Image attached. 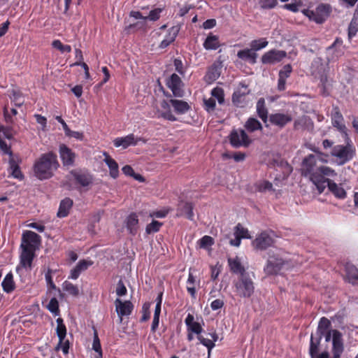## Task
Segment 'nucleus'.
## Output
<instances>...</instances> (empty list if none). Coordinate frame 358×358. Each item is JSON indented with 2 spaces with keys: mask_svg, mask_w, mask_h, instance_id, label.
Instances as JSON below:
<instances>
[{
  "mask_svg": "<svg viewBox=\"0 0 358 358\" xmlns=\"http://www.w3.org/2000/svg\"><path fill=\"white\" fill-rule=\"evenodd\" d=\"M301 173L303 176L308 177L322 193L325 189L326 176H336L335 170L326 166H317V157L313 154L306 156L302 161Z\"/></svg>",
  "mask_w": 358,
  "mask_h": 358,
  "instance_id": "nucleus-1",
  "label": "nucleus"
},
{
  "mask_svg": "<svg viewBox=\"0 0 358 358\" xmlns=\"http://www.w3.org/2000/svg\"><path fill=\"white\" fill-rule=\"evenodd\" d=\"M59 166L57 155L50 151L42 154L34 164V175L41 180L52 178Z\"/></svg>",
  "mask_w": 358,
  "mask_h": 358,
  "instance_id": "nucleus-2",
  "label": "nucleus"
},
{
  "mask_svg": "<svg viewBox=\"0 0 358 358\" xmlns=\"http://www.w3.org/2000/svg\"><path fill=\"white\" fill-rule=\"evenodd\" d=\"M232 289L236 296L249 299L255 293V282L249 273H243L233 280Z\"/></svg>",
  "mask_w": 358,
  "mask_h": 358,
  "instance_id": "nucleus-3",
  "label": "nucleus"
},
{
  "mask_svg": "<svg viewBox=\"0 0 358 358\" xmlns=\"http://www.w3.org/2000/svg\"><path fill=\"white\" fill-rule=\"evenodd\" d=\"M345 145H334L331 151V156L337 159L338 165H344L351 161L356 155V148L347 134Z\"/></svg>",
  "mask_w": 358,
  "mask_h": 358,
  "instance_id": "nucleus-4",
  "label": "nucleus"
},
{
  "mask_svg": "<svg viewBox=\"0 0 358 358\" xmlns=\"http://www.w3.org/2000/svg\"><path fill=\"white\" fill-rule=\"evenodd\" d=\"M268 259L264 267V272L267 275H278L286 263V261L278 253L272 251L268 252Z\"/></svg>",
  "mask_w": 358,
  "mask_h": 358,
  "instance_id": "nucleus-5",
  "label": "nucleus"
},
{
  "mask_svg": "<svg viewBox=\"0 0 358 358\" xmlns=\"http://www.w3.org/2000/svg\"><path fill=\"white\" fill-rule=\"evenodd\" d=\"M332 11L331 5L328 3L319 4L315 10L304 9L302 13L309 18V20L315 22L317 24L323 23L330 15Z\"/></svg>",
  "mask_w": 358,
  "mask_h": 358,
  "instance_id": "nucleus-6",
  "label": "nucleus"
},
{
  "mask_svg": "<svg viewBox=\"0 0 358 358\" xmlns=\"http://www.w3.org/2000/svg\"><path fill=\"white\" fill-rule=\"evenodd\" d=\"M229 143L233 148H248L252 143L245 131L243 129H233L229 134Z\"/></svg>",
  "mask_w": 358,
  "mask_h": 358,
  "instance_id": "nucleus-7",
  "label": "nucleus"
},
{
  "mask_svg": "<svg viewBox=\"0 0 358 358\" xmlns=\"http://www.w3.org/2000/svg\"><path fill=\"white\" fill-rule=\"evenodd\" d=\"M41 243V237L36 233L27 230L22 233L20 248L36 250Z\"/></svg>",
  "mask_w": 358,
  "mask_h": 358,
  "instance_id": "nucleus-8",
  "label": "nucleus"
},
{
  "mask_svg": "<svg viewBox=\"0 0 358 358\" xmlns=\"http://www.w3.org/2000/svg\"><path fill=\"white\" fill-rule=\"evenodd\" d=\"M166 87L172 92L176 97H182L184 95V83L176 73H173L166 80Z\"/></svg>",
  "mask_w": 358,
  "mask_h": 358,
  "instance_id": "nucleus-9",
  "label": "nucleus"
},
{
  "mask_svg": "<svg viewBox=\"0 0 358 358\" xmlns=\"http://www.w3.org/2000/svg\"><path fill=\"white\" fill-rule=\"evenodd\" d=\"M273 243L274 239L266 231L261 232L252 241L253 247L259 250H265L272 246Z\"/></svg>",
  "mask_w": 358,
  "mask_h": 358,
  "instance_id": "nucleus-10",
  "label": "nucleus"
},
{
  "mask_svg": "<svg viewBox=\"0 0 358 358\" xmlns=\"http://www.w3.org/2000/svg\"><path fill=\"white\" fill-rule=\"evenodd\" d=\"M75 182L82 187H87L92 183V176L87 171L81 169H73L70 171Z\"/></svg>",
  "mask_w": 358,
  "mask_h": 358,
  "instance_id": "nucleus-11",
  "label": "nucleus"
},
{
  "mask_svg": "<svg viewBox=\"0 0 358 358\" xmlns=\"http://www.w3.org/2000/svg\"><path fill=\"white\" fill-rule=\"evenodd\" d=\"M59 157L64 166L74 165L76 153L65 144H61L59 148Z\"/></svg>",
  "mask_w": 358,
  "mask_h": 358,
  "instance_id": "nucleus-12",
  "label": "nucleus"
},
{
  "mask_svg": "<svg viewBox=\"0 0 358 358\" xmlns=\"http://www.w3.org/2000/svg\"><path fill=\"white\" fill-rule=\"evenodd\" d=\"M115 305L120 322L122 321V317L131 315L134 309V305L130 301H122L119 298L115 299Z\"/></svg>",
  "mask_w": 358,
  "mask_h": 358,
  "instance_id": "nucleus-13",
  "label": "nucleus"
},
{
  "mask_svg": "<svg viewBox=\"0 0 358 358\" xmlns=\"http://www.w3.org/2000/svg\"><path fill=\"white\" fill-rule=\"evenodd\" d=\"M268 119L272 125L279 129L284 128L288 123L292 121L291 115L281 113H272L269 115Z\"/></svg>",
  "mask_w": 358,
  "mask_h": 358,
  "instance_id": "nucleus-14",
  "label": "nucleus"
},
{
  "mask_svg": "<svg viewBox=\"0 0 358 358\" xmlns=\"http://www.w3.org/2000/svg\"><path fill=\"white\" fill-rule=\"evenodd\" d=\"M333 358H341L343 352L342 334L336 329L332 330Z\"/></svg>",
  "mask_w": 358,
  "mask_h": 358,
  "instance_id": "nucleus-15",
  "label": "nucleus"
},
{
  "mask_svg": "<svg viewBox=\"0 0 358 358\" xmlns=\"http://www.w3.org/2000/svg\"><path fill=\"white\" fill-rule=\"evenodd\" d=\"M287 55L284 50H271L262 57L263 64H275L282 61Z\"/></svg>",
  "mask_w": 358,
  "mask_h": 358,
  "instance_id": "nucleus-16",
  "label": "nucleus"
},
{
  "mask_svg": "<svg viewBox=\"0 0 358 358\" xmlns=\"http://www.w3.org/2000/svg\"><path fill=\"white\" fill-rule=\"evenodd\" d=\"M21 252L20 255V265L24 268H31L32 262L35 257L36 250L28 248H20Z\"/></svg>",
  "mask_w": 358,
  "mask_h": 358,
  "instance_id": "nucleus-17",
  "label": "nucleus"
},
{
  "mask_svg": "<svg viewBox=\"0 0 358 358\" xmlns=\"http://www.w3.org/2000/svg\"><path fill=\"white\" fill-rule=\"evenodd\" d=\"M331 123L334 127H336L339 131L345 134L347 136V128L343 124V117L338 107L334 108V112L331 114Z\"/></svg>",
  "mask_w": 358,
  "mask_h": 358,
  "instance_id": "nucleus-18",
  "label": "nucleus"
},
{
  "mask_svg": "<svg viewBox=\"0 0 358 358\" xmlns=\"http://www.w3.org/2000/svg\"><path fill=\"white\" fill-rule=\"evenodd\" d=\"M227 262L229 270L232 273L237 274L238 275H242L243 273H248L246 271L245 266L241 264V259L238 257L228 258Z\"/></svg>",
  "mask_w": 358,
  "mask_h": 358,
  "instance_id": "nucleus-19",
  "label": "nucleus"
},
{
  "mask_svg": "<svg viewBox=\"0 0 358 358\" xmlns=\"http://www.w3.org/2000/svg\"><path fill=\"white\" fill-rule=\"evenodd\" d=\"M113 145L116 148L122 147L127 148L129 146L137 145V140L134 134H130L124 137H117L113 140Z\"/></svg>",
  "mask_w": 358,
  "mask_h": 358,
  "instance_id": "nucleus-20",
  "label": "nucleus"
},
{
  "mask_svg": "<svg viewBox=\"0 0 358 358\" xmlns=\"http://www.w3.org/2000/svg\"><path fill=\"white\" fill-rule=\"evenodd\" d=\"M103 162L108 166L109 169V174L111 178L116 179L119 176V166L117 162L113 159L110 155L104 152H103Z\"/></svg>",
  "mask_w": 358,
  "mask_h": 358,
  "instance_id": "nucleus-21",
  "label": "nucleus"
},
{
  "mask_svg": "<svg viewBox=\"0 0 358 358\" xmlns=\"http://www.w3.org/2000/svg\"><path fill=\"white\" fill-rule=\"evenodd\" d=\"M92 264L93 262L91 260H80L77 265L73 269L71 270L69 278L76 280L79 277L82 271L87 270L88 267L92 266Z\"/></svg>",
  "mask_w": 358,
  "mask_h": 358,
  "instance_id": "nucleus-22",
  "label": "nucleus"
},
{
  "mask_svg": "<svg viewBox=\"0 0 358 358\" xmlns=\"http://www.w3.org/2000/svg\"><path fill=\"white\" fill-rule=\"evenodd\" d=\"M325 187L327 186L329 191L338 199H345L346 197L345 190L333 180L329 178H324Z\"/></svg>",
  "mask_w": 358,
  "mask_h": 358,
  "instance_id": "nucleus-23",
  "label": "nucleus"
},
{
  "mask_svg": "<svg viewBox=\"0 0 358 358\" xmlns=\"http://www.w3.org/2000/svg\"><path fill=\"white\" fill-rule=\"evenodd\" d=\"M73 205V201L69 197H66L60 201L57 216L59 218H64L69 215L70 210Z\"/></svg>",
  "mask_w": 358,
  "mask_h": 358,
  "instance_id": "nucleus-24",
  "label": "nucleus"
},
{
  "mask_svg": "<svg viewBox=\"0 0 358 358\" xmlns=\"http://www.w3.org/2000/svg\"><path fill=\"white\" fill-rule=\"evenodd\" d=\"M9 169L8 171L10 175L19 180H22L24 178L21 171L18 162L15 157H10L8 160Z\"/></svg>",
  "mask_w": 358,
  "mask_h": 358,
  "instance_id": "nucleus-25",
  "label": "nucleus"
},
{
  "mask_svg": "<svg viewBox=\"0 0 358 358\" xmlns=\"http://www.w3.org/2000/svg\"><path fill=\"white\" fill-rule=\"evenodd\" d=\"M126 227L129 233L136 235L138 229V218L135 213H131L126 219Z\"/></svg>",
  "mask_w": 358,
  "mask_h": 358,
  "instance_id": "nucleus-26",
  "label": "nucleus"
},
{
  "mask_svg": "<svg viewBox=\"0 0 358 358\" xmlns=\"http://www.w3.org/2000/svg\"><path fill=\"white\" fill-rule=\"evenodd\" d=\"M1 287L3 292L7 294H10L15 289L16 285L14 280L13 274L11 271L8 273L4 277L1 282Z\"/></svg>",
  "mask_w": 358,
  "mask_h": 358,
  "instance_id": "nucleus-27",
  "label": "nucleus"
},
{
  "mask_svg": "<svg viewBox=\"0 0 358 358\" xmlns=\"http://www.w3.org/2000/svg\"><path fill=\"white\" fill-rule=\"evenodd\" d=\"M237 57L242 60L248 62L251 64H255L257 62V54L251 48H246L239 50L237 52Z\"/></svg>",
  "mask_w": 358,
  "mask_h": 358,
  "instance_id": "nucleus-28",
  "label": "nucleus"
},
{
  "mask_svg": "<svg viewBox=\"0 0 358 358\" xmlns=\"http://www.w3.org/2000/svg\"><path fill=\"white\" fill-rule=\"evenodd\" d=\"M194 316L190 313L186 317L185 322L187 327V331L199 335L203 331L202 327L199 322H194Z\"/></svg>",
  "mask_w": 358,
  "mask_h": 358,
  "instance_id": "nucleus-29",
  "label": "nucleus"
},
{
  "mask_svg": "<svg viewBox=\"0 0 358 358\" xmlns=\"http://www.w3.org/2000/svg\"><path fill=\"white\" fill-rule=\"evenodd\" d=\"M342 45L343 40L340 38H336L334 42L328 47L327 51L333 54L332 60L338 58L343 54Z\"/></svg>",
  "mask_w": 358,
  "mask_h": 358,
  "instance_id": "nucleus-30",
  "label": "nucleus"
},
{
  "mask_svg": "<svg viewBox=\"0 0 358 358\" xmlns=\"http://www.w3.org/2000/svg\"><path fill=\"white\" fill-rule=\"evenodd\" d=\"M256 110L258 117L266 123L269 117L268 116V111L266 106L264 98H259L256 104Z\"/></svg>",
  "mask_w": 358,
  "mask_h": 358,
  "instance_id": "nucleus-31",
  "label": "nucleus"
},
{
  "mask_svg": "<svg viewBox=\"0 0 358 358\" xmlns=\"http://www.w3.org/2000/svg\"><path fill=\"white\" fill-rule=\"evenodd\" d=\"M169 102L177 114H185L190 109L189 105L185 101L172 99Z\"/></svg>",
  "mask_w": 358,
  "mask_h": 358,
  "instance_id": "nucleus-32",
  "label": "nucleus"
},
{
  "mask_svg": "<svg viewBox=\"0 0 358 358\" xmlns=\"http://www.w3.org/2000/svg\"><path fill=\"white\" fill-rule=\"evenodd\" d=\"M331 327V322L329 320L325 317H322L320 318L318 326L317 328V331L315 333L316 336L322 338L323 336L325 333L331 331L329 329Z\"/></svg>",
  "mask_w": 358,
  "mask_h": 358,
  "instance_id": "nucleus-33",
  "label": "nucleus"
},
{
  "mask_svg": "<svg viewBox=\"0 0 358 358\" xmlns=\"http://www.w3.org/2000/svg\"><path fill=\"white\" fill-rule=\"evenodd\" d=\"M207 50H217L220 46L219 37L212 33L209 34L203 44Z\"/></svg>",
  "mask_w": 358,
  "mask_h": 358,
  "instance_id": "nucleus-34",
  "label": "nucleus"
},
{
  "mask_svg": "<svg viewBox=\"0 0 358 358\" xmlns=\"http://www.w3.org/2000/svg\"><path fill=\"white\" fill-rule=\"evenodd\" d=\"M177 34L178 30L175 27L171 28L165 36L164 39L159 45V48L161 49L167 48L176 40Z\"/></svg>",
  "mask_w": 358,
  "mask_h": 358,
  "instance_id": "nucleus-35",
  "label": "nucleus"
},
{
  "mask_svg": "<svg viewBox=\"0 0 358 358\" xmlns=\"http://www.w3.org/2000/svg\"><path fill=\"white\" fill-rule=\"evenodd\" d=\"M345 269L348 282L355 285L356 281L358 280V269L353 264L349 263L346 264Z\"/></svg>",
  "mask_w": 358,
  "mask_h": 358,
  "instance_id": "nucleus-36",
  "label": "nucleus"
},
{
  "mask_svg": "<svg viewBox=\"0 0 358 358\" xmlns=\"http://www.w3.org/2000/svg\"><path fill=\"white\" fill-rule=\"evenodd\" d=\"M244 127L248 132H254L263 129L261 122L255 117H249L245 122Z\"/></svg>",
  "mask_w": 358,
  "mask_h": 358,
  "instance_id": "nucleus-37",
  "label": "nucleus"
},
{
  "mask_svg": "<svg viewBox=\"0 0 358 358\" xmlns=\"http://www.w3.org/2000/svg\"><path fill=\"white\" fill-rule=\"evenodd\" d=\"M321 340V338L311 334L309 348V354L310 357H313V356L318 354Z\"/></svg>",
  "mask_w": 358,
  "mask_h": 358,
  "instance_id": "nucleus-38",
  "label": "nucleus"
},
{
  "mask_svg": "<svg viewBox=\"0 0 358 358\" xmlns=\"http://www.w3.org/2000/svg\"><path fill=\"white\" fill-rule=\"evenodd\" d=\"M248 94V92H241L240 90L235 91L232 94L233 103L237 107H243Z\"/></svg>",
  "mask_w": 358,
  "mask_h": 358,
  "instance_id": "nucleus-39",
  "label": "nucleus"
},
{
  "mask_svg": "<svg viewBox=\"0 0 358 358\" xmlns=\"http://www.w3.org/2000/svg\"><path fill=\"white\" fill-rule=\"evenodd\" d=\"M57 322V328L56 333L58 336L59 340H60V343L63 342V340L66 338V327L64 323V320L61 317H58L56 320Z\"/></svg>",
  "mask_w": 358,
  "mask_h": 358,
  "instance_id": "nucleus-40",
  "label": "nucleus"
},
{
  "mask_svg": "<svg viewBox=\"0 0 358 358\" xmlns=\"http://www.w3.org/2000/svg\"><path fill=\"white\" fill-rule=\"evenodd\" d=\"M268 41L266 38H260L259 39L252 40L250 46V48L255 52L256 51L260 50L268 45Z\"/></svg>",
  "mask_w": 358,
  "mask_h": 358,
  "instance_id": "nucleus-41",
  "label": "nucleus"
},
{
  "mask_svg": "<svg viewBox=\"0 0 358 358\" xmlns=\"http://www.w3.org/2000/svg\"><path fill=\"white\" fill-rule=\"evenodd\" d=\"M255 189L259 192H266L267 191H274L273 184L268 180H260L255 183Z\"/></svg>",
  "mask_w": 358,
  "mask_h": 358,
  "instance_id": "nucleus-42",
  "label": "nucleus"
},
{
  "mask_svg": "<svg viewBox=\"0 0 358 358\" xmlns=\"http://www.w3.org/2000/svg\"><path fill=\"white\" fill-rule=\"evenodd\" d=\"M196 279L192 273H189L187 280V290L192 298H196V290L195 287Z\"/></svg>",
  "mask_w": 358,
  "mask_h": 358,
  "instance_id": "nucleus-43",
  "label": "nucleus"
},
{
  "mask_svg": "<svg viewBox=\"0 0 358 358\" xmlns=\"http://www.w3.org/2000/svg\"><path fill=\"white\" fill-rule=\"evenodd\" d=\"M64 291L66 292L69 294L77 296L79 294V289L77 285H73L69 281H64L62 284Z\"/></svg>",
  "mask_w": 358,
  "mask_h": 358,
  "instance_id": "nucleus-44",
  "label": "nucleus"
},
{
  "mask_svg": "<svg viewBox=\"0 0 358 358\" xmlns=\"http://www.w3.org/2000/svg\"><path fill=\"white\" fill-rule=\"evenodd\" d=\"M162 108L166 110L162 112L159 115L160 117L171 122H174L177 120L176 117L172 114L171 109L169 108V105L167 102L164 101L162 103Z\"/></svg>",
  "mask_w": 358,
  "mask_h": 358,
  "instance_id": "nucleus-45",
  "label": "nucleus"
},
{
  "mask_svg": "<svg viewBox=\"0 0 358 358\" xmlns=\"http://www.w3.org/2000/svg\"><path fill=\"white\" fill-rule=\"evenodd\" d=\"M163 225L162 222L157 220H152L151 223L148 224L145 227V232L148 234L157 233L160 230L161 227Z\"/></svg>",
  "mask_w": 358,
  "mask_h": 358,
  "instance_id": "nucleus-46",
  "label": "nucleus"
},
{
  "mask_svg": "<svg viewBox=\"0 0 358 358\" xmlns=\"http://www.w3.org/2000/svg\"><path fill=\"white\" fill-rule=\"evenodd\" d=\"M52 48L59 50L62 53L71 52V47L69 45H64L60 40L56 39L52 42Z\"/></svg>",
  "mask_w": 358,
  "mask_h": 358,
  "instance_id": "nucleus-47",
  "label": "nucleus"
},
{
  "mask_svg": "<svg viewBox=\"0 0 358 358\" xmlns=\"http://www.w3.org/2000/svg\"><path fill=\"white\" fill-rule=\"evenodd\" d=\"M235 236L241 238H250V236L248 229L243 227L241 224H238L235 227Z\"/></svg>",
  "mask_w": 358,
  "mask_h": 358,
  "instance_id": "nucleus-48",
  "label": "nucleus"
},
{
  "mask_svg": "<svg viewBox=\"0 0 358 358\" xmlns=\"http://www.w3.org/2000/svg\"><path fill=\"white\" fill-rule=\"evenodd\" d=\"M55 273V271L48 268L46 273H45V279L47 283V286L48 289H57V287L55 284L53 282L52 279V273Z\"/></svg>",
  "mask_w": 358,
  "mask_h": 358,
  "instance_id": "nucleus-49",
  "label": "nucleus"
},
{
  "mask_svg": "<svg viewBox=\"0 0 358 358\" xmlns=\"http://www.w3.org/2000/svg\"><path fill=\"white\" fill-rule=\"evenodd\" d=\"M47 308L55 316L59 315V302L56 298L54 297L50 300L47 306Z\"/></svg>",
  "mask_w": 358,
  "mask_h": 358,
  "instance_id": "nucleus-50",
  "label": "nucleus"
},
{
  "mask_svg": "<svg viewBox=\"0 0 358 358\" xmlns=\"http://www.w3.org/2000/svg\"><path fill=\"white\" fill-rule=\"evenodd\" d=\"M258 3L262 9L270 10L278 5V0H258Z\"/></svg>",
  "mask_w": 358,
  "mask_h": 358,
  "instance_id": "nucleus-51",
  "label": "nucleus"
},
{
  "mask_svg": "<svg viewBox=\"0 0 358 358\" xmlns=\"http://www.w3.org/2000/svg\"><path fill=\"white\" fill-rule=\"evenodd\" d=\"M199 246L201 248L208 249L214 244V239L210 236H204L199 241Z\"/></svg>",
  "mask_w": 358,
  "mask_h": 358,
  "instance_id": "nucleus-52",
  "label": "nucleus"
},
{
  "mask_svg": "<svg viewBox=\"0 0 358 358\" xmlns=\"http://www.w3.org/2000/svg\"><path fill=\"white\" fill-rule=\"evenodd\" d=\"M213 98L216 99L220 104H222L224 101V91L222 88L215 87L212 92Z\"/></svg>",
  "mask_w": 358,
  "mask_h": 358,
  "instance_id": "nucleus-53",
  "label": "nucleus"
},
{
  "mask_svg": "<svg viewBox=\"0 0 358 358\" xmlns=\"http://www.w3.org/2000/svg\"><path fill=\"white\" fill-rule=\"evenodd\" d=\"M182 213L185 215V217L190 220H193L194 213H193V206L191 203L187 202L184 204L182 209Z\"/></svg>",
  "mask_w": 358,
  "mask_h": 358,
  "instance_id": "nucleus-54",
  "label": "nucleus"
},
{
  "mask_svg": "<svg viewBox=\"0 0 358 358\" xmlns=\"http://www.w3.org/2000/svg\"><path fill=\"white\" fill-rule=\"evenodd\" d=\"M22 94L19 91L16 90H12L10 99L12 101L15 103V106L17 107L21 106L23 103L24 100L22 99Z\"/></svg>",
  "mask_w": 358,
  "mask_h": 358,
  "instance_id": "nucleus-55",
  "label": "nucleus"
},
{
  "mask_svg": "<svg viewBox=\"0 0 358 358\" xmlns=\"http://www.w3.org/2000/svg\"><path fill=\"white\" fill-rule=\"evenodd\" d=\"M358 31V20L353 18L348 27V36L354 37Z\"/></svg>",
  "mask_w": 358,
  "mask_h": 358,
  "instance_id": "nucleus-56",
  "label": "nucleus"
},
{
  "mask_svg": "<svg viewBox=\"0 0 358 358\" xmlns=\"http://www.w3.org/2000/svg\"><path fill=\"white\" fill-rule=\"evenodd\" d=\"M197 338L200 343L208 348V356L210 354L211 350L215 347V343L210 339L206 338L203 336L199 335Z\"/></svg>",
  "mask_w": 358,
  "mask_h": 358,
  "instance_id": "nucleus-57",
  "label": "nucleus"
},
{
  "mask_svg": "<svg viewBox=\"0 0 358 358\" xmlns=\"http://www.w3.org/2000/svg\"><path fill=\"white\" fill-rule=\"evenodd\" d=\"M94 329V338H93V343H92V349L96 352H100V351H102L101 345L100 343V340L98 336L97 330L93 327Z\"/></svg>",
  "mask_w": 358,
  "mask_h": 358,
  "instance_id": "nucleus-58",
  "label": "nucleus"
},
{
  "mask_svg": "<svg viewBox=\"0 0 358 358\" xmlns=\"http://www.w3.org/2000/svg\"><path fill=\"white\" fill-rule=\"evenodd\" d=\"M220 75L217 68L213 66L208 71L206 77L210 81H215L219 78Z\"/></svg>",
  "mask_w": 358,
  "mask_h": 358,
  "instance_id": "nucleus-59",
  "label": "nucleus"
},
{
  "mask_svg": "<svg viewBox=\"0 0 358 358\" xmlns=\"http://www.w3.org/2000/svg\"><path fill=\"white\" fill-rule=\"evenodd\" d=\"M162 8H155L150 11L148 16L145 17V19H148L151 21H157L159 19Z\"/></svg>",
  "mask_w": 358,
  "mask_h": 358,
  "instance_id": "nucleus-60",
  "label": "nucleus"
},
{
  "mask_svg": "<svg viewBox=\"0 0 358 358\" xmlns=\"http://www.w3.org/2000/svg\"><path fill=\"white\" fill-rule=\"evenodd\" d=\"M301 6L302 2L301 1L299 0L298 1H295L291 3H286L282 6V8L292 12L296 13L299 11V7H301Z\"/></svg>",
  "mask_w": 358,
  "mask_h": 358,
  "instance_id": "nucleus-61",
  "label": "nucleus"
},
{
  "mask_svg": "<svg viewBox=\"0 0 358 358\" xmlns=\"http://www.w3.org/2000/svg\"><path fill=\"white\" fill-rule=\"evenodd\" d=\"M173 65L176 71L180 75L184 76L185 69L182 63V61L180 58H176L173 60Z\"/></svg>",
  "mask_w": 358,
  "mask_h": 358,
  "instance_id": "nucleus-62",
  "label": "nucleus"
},
{
  "mask_svg": "<svg viewBox=\"0 0 358 358\" xmlns=\"http://www.w3.org/2000/svg\"><path fill=\"white\" fill-rule=\"evenodd\" d=\"M115 292H116L117 295L119 296H123L127 294V289L122 280L120 279L117 282Z\"/></svg>",
  "mask_w": 358,
  "mask_h": 358,
  "instance_id": "nucleus-63",
  "label": "nucleus"
},
{
  "mask_svg": "<svg viewBox=\"0 0 358 358\" xmlns=\"http://www.w3.org/2000/svg\"><path fill=\"white\" fill-rule=\"evenodd\" d=\"M0 151L3 155H8L10 157H14L10 145H8L4 141L0 143Z\"/></svg>",
  "mask_w": 358,
  "mask_h": 358,
  "instance_id": "nucleus-64",
  "label": "nucleus"
}]
</instances>
